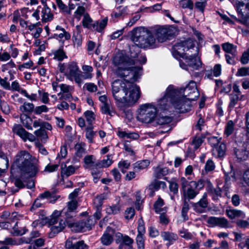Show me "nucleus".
<instances>
[{"label":"nucleus","mask_w":249,"mask_h":249,"mask_svg":"<svg viewBox=\"0 0 249 249\" xmlns=\"http://www.w3.org/2000/svg\"><path fill=\"white\" fill-rule=\"evenodd\" d=\"M172 27L162 26L152 31L143 27L134 28L131 31V39L135 44L129 49V54L119 53L113 59V72L123 78L112 83V96L117 103L130 106L135 104L141 96L139 87L136 82L142 74L140 65L145 63L144 55L140 53V48H154L158 43H162L173 35Z\"/></svg>","instance_id":"obj_1"},{"label":"nucleus","mask_w":249,"mask_h":249,"mask_svg":"<svg viewBox=\"0 0 249 249\" xmlns=\"http://www.w3.org/2000/svg\"><path fill=\"white\" fill-rule=\"evenodd\" d=\"M165 94L171 107L179 113L188 111L191 101L196 100L199 96L196 83L194 81L190 82L184 89H177L170 85Z\"/></svg>","instance_id":"obj_2"},{"label":"nucleus","mask_w":249,"mask_h":249,"mask_svg":"<svg viewBox=\"0 0 249 249\" xmlns=\"http://www.w3.org/2000/svg\"><path fill=\"white\" fill-rule=\"evenodd\" d=\"M172 107L165 94L154 103H145L141 105L138 110L136 118L142 123L153 124L159 111L171 112Z\"/></svg>","instance_id":"obj_3"},{"label":"nucleus","mask_w":249,"mask_h":249,"mask_svg":"<svg viewBox=\"0 0 249 249\" xmlns=\"http://www.w3.org/2000/svg\"><path fill=\"white\" fill-rule=\"evenodd\" d=\"M38 160L26 151H20L16 156L14 164L24 176H35L39 171Z\"/></svg>","instance_id":"obj_4"},{"label":"nucleus","mask_w":249,"mask_h":249,"mask_svg":"<svg viewBox=\"0 0 249 249\" xmlns=\"http://www.w3.org/2000/svg\"><path fill=\"white\" fill-rule=\"evenodd\" d=\"M59 71L63 73L67 78L71 81L74 80L79 86L83 83V75L76 62L71 61L68 63H59L58 65Z\"/></svg>","instance_id":"obj_5"},{"label":"nucleus","mask_w":249,"mask_h":249,"mask_svg":"<svg viewBox=\"0 0 249 249\" xmlns=\"http://www.w3.org/2000/svg\"><path fill=\"white\" fill-rule=\"evenodd\" d=\"M63 215L60 211H54L50 217H46V223L51 226V231L49 234L50 238H53L58 233L61 232L66 227V221L61 219Z\"/></svg>","instance_id":"obj_6"},{"label":"nucleus","mask_w":249,"mask_h":249,"mask_svg":"<svg viewBox=\"0 0 249 249\" xmlns=\"http://www.w3.org/2000/svg\"><path fill=\"white\" fill-rule=\"evenodd\" d=\"M232 3L239 17L236 20L245 25L249 26V0H233Z\"/></svg>","instance_id":"obj_7"},{"label":"nucleus","mask_w":249,"mask_h":249,"mask_svg":"<svg viewBox=\"0 0 249 249\" xmlns=\"http://www.w3.org/2000/svg\"><path fill=\"white\" fill-rule=\"evenodd\" d=\"M194 43L190 39L179 41L173 46V56L179 62V60L182 59L183 57L189 55V53H185V52L187 51L192 52L191 50L194 49Z\"/></svg>","instance_id":"obj_8"},{"label":"nucleus","mask_w":249,"mask_h":249,"mask_svg":"<svg viewBox=\"0 0 249 249\" xmlns=\"http://www.w3.org/2000/svg\"><path fill=\"white\" fill-rule=\"evenodd\" d=\"M180 67L187 71H193L198 70L201 66V62L199 58L195 54L187 55L183 59L179 60Z\"/></svg>","instance_id":"obj_9"},{"label":"nucleus","mask_w":249,"mask_h":249,"mask_svg":"<svg viewBox=\"0 0 249 249\" xmlns=\"http://www.w3.org/2000/svg\"><path fill=\"white\" fill-rule=\"evenodd\" d=\"M182 196L184 200L194 199L198 194V190H196L191 183L189 182L185 178H180Z\"/></svg>","instance_id":"obj_10"},{"label":"nucleus","mask_w":249,"mask_h":249,"mask_svg":"<svg viewBox=\"0 0 249 249\" xmlns=\"http://www.w3.org/2000/svg\"><path fill=\"white\" fill-rule=\"evenodd\" d=\"M69 219H67V222L68 226L71 228V230L74 232H85L91 229L92 226L94 225V222L92 218H89L88 219V223L84 225V227L81 225V222L76 223H69Z\"/></svg>","instance_id":"obj_11"},{"label":"nucleus","mask_w":249,"mask_h":249,"mask_svg":"<svg viewBox=\"0 0 249 249\" xmlns=\"http://www.w3.org/2000/svg\"><path fill=\"white\" fill-rule=\"evenodd\" d=\"M20 26L26 29H28L30 32H33L34 30H36L35 33H32V36L35 38H38L42 33L43 29L41 27H39L40 22L36 23L30 24L28 25V21L25 20L24 19H21L19 20Z\"/></svg>","instance_id":"obj_12"},{"label":"nucleus","mask_w":249,"mask_h":249,"mask_svg":"<svg viewBox=\"0 0 249 249\" xmlns=\"http://www.w3.org/2000/svg\"><path fill=\"white\" fill-rule=\"evenodd\" d=\"M13 131L19 136L24 142L29 141L34 142L36 137L32 134L26 131L20 125L15 124L13 127Z\"/></svg>","instance_id":"obj_13"},{"label":"nucleus","mask_w":249,"mask_h":249,"mask_svg":"<svg viewBox=\"0 0 249 249\" xmlns=\"http://www.w3.org/2000/svg\"><path fill=\"white\" fill-rule=\"evenodd\" d=\"M235 154L238 161L246 160L249 158V142L244 143L241 149L235 150Z\"/></svg>","instance_id":"obj_14"},{"label":"nucleus","mask_w":249,"mask_h":249,"mask_svg":"<svg viewBox=\"0 0 249 249\" xmlns=\"http://www.w3.org/2000/svg\"><path fill=\"white\" fill-rule=\"evenodd\" d=\"M77 205L75 200H71L68 203L67 207L64 208L60 212L67 219L72 218L75 215L74 211L76 209Z\"/></svg>","instance_id":"obj_15"},{"label":"nucleus","mask_w":249,"mask_h":249,"mask_svg":"<svg viewBox=\"0 0 249 249\" xmlns=\"http://www.w3.org/2000/svg\"><path fill=\"white\" fill-rule=\"evenodd\" d=\"M157 116L153 124L154 125H162L170 124L173 120V118L169 115L164 114L165 111H160Z\"/></svg>","instance_id":"obj_16"},{"label":"nucleus","mask_w":249,"mask_h":249,"mask_svg":"<svg viewBox=\"0 0 249 249\" xmlns=\"http://www.w3.org/2000/svg\"><path fill=\"white\" fill-rule=\"evenodd\" d=\"M76 239L73 237H71L67 239L65 244V247L67 249H87L88 246L84 243L83 241L77 242H73Z\"/></svg>","instance_id":"obj_17"},{"label":"nucleus","mask_w":249,"mask_h":249,"mask_svg":"<svg viewBox=\"0 0 249 249\" xmlns=\"http://www.w3.org/2000/svg\"><path fill=\"white\" fill-rule=\"evenodd\" d=\"M59 87L63 92L62 93L61 92L58 93V95L60 96V100L68 99L71 97V92L73 90L72 87L62 84L60 85Z\"/></svg>","instance_id":"obj_18"},{"label":"nucleus","mask_w":249,"mask_h":249,"mask_svg":"<svg viewBox=\"0 0 249 249\" xmlns=\"http://www.w3.org/2000/svg\"><path fill=\"white\" fill-rule=\"evenodd\" d=\"M114 233V230L111 228L108 227L101 238L103 244L107 246L111 244L113 241V236Z\"/></svg>","instance_id":"obj_19"},{"label":"nucleus","mask_w":249,"mask_h":249,"mask_svg":"<svg viewBox=\"0 0 249 249\" xmlns=\"http://www.w3.org/2000/svg\"><path fill=\"white\" fill-rule=\"evenodd\" d=\"M207 197V193H204L200 200L194 204V208L196 211L201 213L203 212V209L207 207L208 203Z\"/></svg>","instance_id":"obj_20"},{"label":"nucleus","mask_w":249,"mask_h":249,"mask_svg":"<svg viewBox=\"0 0 249 249\" xmlns=\"http://www.w3.org/2000/svg\"><path fill=\"white\" fill-rule=\"evenodd\" d=\"M80 26H76V31L73 32L72 36V42L75 47H79L82 44V36L80 33Z\"/></svg>","instance_id":"obj_21"},{"label":"nucleus","mask_w":249,"mask_h":249,"mask_svg":"<svg viewBox=\"0 0 249 249\" xmlns=\"http://www.w3.org/2000/svg\"><path fill=\"white\" fill-rule=\"evenodd\" d=\"M56 30L60 31L59 33H56L54 34V37L57 39H60L61 41H64L65 40H68L71 37V35L66 30L59 26L56 27Z\"/></svg>","instance_id":"obj_22"},{"label":"nucleus","mask_w":249,"mask_h":249,"mask_svg":"<svg viewBox=\"0 0 249 249\" xmlns=\"http://www.w3.org/2000/svg\"><path fill=\"white\" fill-rule=\"evenodd\" d=\"M226 151V145L224 143H220L213 148V155L216 158H222L225 155Z\"/></svg>","instance_id":"obj_23"},{"label":"nucleus","mask_w":249,"mask_h":249,"mask_svg":"<svg viewBox=\"0 0 249 249\" xmlns=\"http://www.w3.org/2000/svg\"><path fill=\"white\" fill-rule=\"evenodd\" d=\"M117 135L121 138L124 139H130L131 140H136L139 138L138 134L134 132H129L119 130L118 131Z\"/></svg>","instance_id":"obj_24"},{"label":"nucleus","mask_w":249,"mask_h":249,"mask_svg":"<svg viewBox=\"0 0 249 249\" xmlns=\"http://www.w3.org/2000/svg\"><path fill=\"white\" fill-rule=\"evenodd\" d=\"M107 21L108 18L107 17L101 20L96 21L92 24L93 29L98 32L101 33L106 27Z\"/></svg>","instance_id":"obj_25"},{"label":"nucleus","mask_w":249,"mask_h":249,"mask_svg":"<svg viewBox=\"0 0 249 249\" xmlns=\"http://www.w3.org/2000/svg\"><path fill=\"white\" fill-rule=\"evenodd\" d=\"M226 214L231 219L238 218H244L245 217V213L242 211L236 209L227 210Z\"/></svg>","instance_id":"obj_26"},{"label":"nucleus","mask_w":249,"mask_h":249,"mask_svg":"<svg viewBox=\"0 0 249 249\" xmlns=\"http://www.w3.org/2000/svg\"><path fill=\"white\" fill-rule=\"evenodd\" d=\"M41 17L43 22L52 20L53 18V15L51 13V9L46 4L42 9Z\"/></svg>","instance_id":"obj_27"},{"label":"nucleus","mask_w":249,"mask_h":249,"mask_svg":"<svg viewBox=\"0 0 249 249\" xmlns=\"http://www.w3.org/2000/svg\"><path fill=\"white\" fill-rule=\"evenodd\" d=\"M23 216L17 212H14L10 214L8 212H4L0 216L2 219H7L9 217V219L13 222L16 220H19L22 218Z\"/></svg>","instance_id":"obj_28"},{"label":"nucleus","mask_w":249,"mask_h":249,"mask_svg":"<svg viewBox=\"0 0 249 249\" xmlns=\"http://www.w3.org/2000/svg\"><path fill=\"white\" fill-rule=\"evenodd\" d=\"M154 176L156 178H160L162 177L168 175L169 173V169L165 167L158 166L154 168Z\"/></svg>","instance_id":"obj_29"},{"label":"nucleus","mask_w":249,"mask_h":249,"mask_svg":"<svg viewBox=\"0 0 249 249\" xmlns=\"http://www.w3.org/2000/svg\"><path fill=\"white\" fill-rule=\"evenodd\" d=\"M161 236L164 240L169 242V244L168 246L172 244L174 241H175L178 239L177 234L168 231L162 232Z\"/></svg>","instance_id":"obj_30"},{"label":"nucleus","mask_w":249,"mask_h":249,"mask_svg":"<svg viewBox=\"0 0 249 249\" xmlns=\"http://www.w3.org/2000/svg\"><path fill=\"white\" fill-rule=\"evenodd\" d=\"M148 160H143L136 162L133 164V169L135 172H140L146 168L149 165Z\"/></svg>","instance_id":"obj_31"},{"label":"nucleus","mask_w":249,"mask_h":249,"mask_svg":"<svg viewBox=\"0 0 249 249\" xmlns=\"http://www.w3.org/2000/svg\"><path fill=\"white\" fill-rule=\"evenodd\" d=\"M223 50L226 53H231L235 56L236 54V46L229 42L223 43L222 45Z\"/></svg>","instance_id":"obj_32"},{"label":"nucleus","mask_w":249,"mask_h":249,"mask_svg":"<svg viewBox=\"0 0 249 249\" xmlns=\"http://www.w3.org/2000/svg\"><path fill=\"white\" fill-rule=\"evenodd\" d=\"M15 222H16L11 231V234L15 236L22 235L25 234L27 231V229L25 227L19 228L18 225V222L17 220Z\"/></svg>","instance_id":"obj_33"},{"label":"nucleus","mask_w":249,"mask_h":249,"mask_svg":"<svg viewBox=\"0 0 249 249\" xmlns=\"http://www.w3.org/2000/svg\"><path fill=\"white\" fill-rule=\"evenodd\" d=\"M20 119L23 125L27 129L30 130H33V127L32 126L33 120L31 117L27 116L25 114H22L20 116Z\"/></svg>","instance_id":"obj_34"},{"label":"nucleus","mask_w":249,"mask_h":249,"mask_svg":"<svg viewBox=\"0 0 249 249\" xmlns=\"http://www.w3.org/2000/svg\"><path fill=\"white\" fill-rule=\"evenodd\" d=\"M52 54L53 55V58L58 61H62L64 59L67 58L66 53L62 49L53 51Z\"/></svg>","instance_id":"obj_35"},{"label":"nucleus","mask_w":249,"mask_h":249,"mask_svg":"<svg viewBox=\"0 0 249 249\" xmlns=\"http://www.w3.org/2000/svg\"><path fill=\"white\" fill-rule=\"evenodd\" d=\"M76 169L77 168L72 165H70L69 166H66V165H65L64 167L62 166L61 170V175L62 177H64V176L69 177L74 174Z\"/></svg>","instance_id":"obj_36"},{"label":"nucleus","mask_w":249,"mask_h":249,"mask_svg":"<svg viewBox=\"0 0 249 249\" xmlns=\"http://www.w3.org/2000/svg\"><path fill=\"white\" fill-rule=\"evenodd\" d=\"M121 206L119 204L107 206L106 208V212L109 214H116L120 213Z\"/></svg>","instance_id":"obj_37"},{"label":"nucleus","mask_w":249,"mask_h":249,"mask_svg":"<svg viewBox=\"0 0 249 249\" xmlns=\"http://www.w3.org/2000/svg\"><path fill=\"white\" fill-rule=\"evenodd\" d=\"M164 205V202L163 199L160 197H159L158 200L155 202L154 204V209L155 212L157 213H165L166 211L165 208H162Z\"/></svg>","instance_id":"obj_38"},{"label":"nucleus","mask_w":249,"mask_h":249,"mask_svg":"<svg viewBox=\"0 0 249 249\" xmlns=\"http://www.w3.org/2000/svg\"><path fill=\"white\" fill-rule=\"evenodd\" d=\"M125 12V9L124 8H122L121 7L117 8L116 10L114 11L111 14L112 19L114 21H117L122 17Z\"/></svg>","instance_id":"obj_39"},{"label":"nucleus","mask_w":249,"mask_h":249,"mask_svg":"<svg viewBox=\"0 0 249 249\" xmlns=\"http://www.w3.org/2000/svg\"><path fill=\"white\" fill-rule=\"evenodd\" d=\"M95 158L93 155H87L84 158V167L88 168L94 166Z\"/></svg>","instance_id":"obj_40"},{"label":"nucleus","mask_w":249,"mask_h":249,"mask_svg":"<svg viewBox=\"0 0 249 249\" xmlns=\"http://www.w3.org/2000/svg\"><path fill=\"white\" fill-rule=\"evenodd\" d=\"M24 243L23 238H20L18 241L12 238H6L3 240L4 245H19Z\"/></svg>","instance_id":"obj_41"},{"label":"nucleus","mask_w":249,"mask_h":249,"mask_svg":"<svg viewBox=\"0 0 249 249\" xmlns=\"http://www.w3.org/2000/svg\"><path fill=\"white\" fill-rule=\"evenodd\" d=\"M34 133L42 142H45L48 138L46 132L44 129H38L35 131Z\"/></svg>","instance_id":"obj_42"},{"label":"nucleus","mask_w":249,"mask_h":249,"mask_svg":"<svg viewBox=\"0 0 249 249\" xmlns=\"http://www.w3.org/2000/svg\"><path fill=\"white\" fill-rule=\"evenodd\" d=\"M113 163L112 158L111 155H107V159L100 161L98 163L96 164L100 167H107Z\"/></svg>","instance_id":"obj_43"},{"label":"nucleus","mask_w":249,"mask_h":249,"mask_svg":"<svg viewBox=\"0 0 249 249\" xmlns=\"http://www.w3.org/2000/svg\"><path fill=\"white\" fill-rule=\"evenodd\" d=\"M34 105L32 103L25 102L19 107V110L22 113L31 112L34 110Z\"/></svg>","instance_id":"obj_44"},{"label":"nucleus","mask_w":249,"mask_h":249,"mask_svg":"<svg viewBox=\"0 0 249 249\" xmlns=\"http://www.w3.org/2000/svg\"><path fill=\"white\" fill-rule=\"evenodd\" d=\"M130 163L128 160H121L118 164V168L123 173H125L126 170L129 168Z\"/></svg>","instance_id":"obj_45"},{"label":"nucleus","mask_w":249,"mask_h":249,"mask_svg":"<svg viewBox=\"0 0 249 249\" xmlns=\"http://www.w3.org/2000/svg\"><path fill=\"white\" fill-rule=\"evenodd\" d=\"M101 110L103 113L107 114L111 116L115 114V112L108 104H103L101 107Z\"/></svg>","instance_id":"obj_46"},{"label":"nucleus","mask_w":249,"mask_h":249,"mask_svg":"<svg viewBox=\"0 0 249 249\" xmlns=\"http://www.w3.org/2000/svg\"><path fill=\"white\" fill-rule=\"evenodd\" d=\"M235 75L237 77L249 76V68L243 67L238 69Z\"/></svg>","instance_id":"obj_47"},{"label":"nucleus","mask_w":249,"mask_h":249,"mask_svg":"<svg viewBox=\"0 0 249 249\" xmlns=\"http://www.w3.org/2000/svg\"><path fill=\"white\" fill-rule=\"evenodd\" d=\"M234 130V124L232 121H229L228 122L224 131V134L227 136H229L232 134Z\"/></svg>","instance_id":"obj_48"},{"label":"nucleus","mask_w":249,"mask_h":249,"mask_svg":"<svg viewBox=\"0 0 249 249\" xmlns=\"http://www.w3.org/2000/svg\"><path fill=\"white\" fill-rule=\"evenodd\" d=\"M138 223V235H144L145 232V229L144 226V222L142 218H140L139 219Z\"/></svg>","instance_id":"obj_49"},{"label":"nucleus","mask_w":249,"mask_h":249,"mask_svg":"<svg viewBox=\"0 0 249 249\" xmlns=\"http://www.w3.org/2000/svg\"><path fill=\"white\" fill-rule=\"evenodd\" d=\"M91 173L93 178V181L95 183H97L102 175V171L100 170L95 168L91 169Z\"/></svg>","instance_id":"obj_50"},{"label":"nucleus","mask_w":249,"mask_h":249,"mask_svg":"<svg viewBox=\"0 0 249 249\" xmlns=\"http://www.w3.org/2000/svg\"><path fill=\"white\" fill-rule=\"evenodd\" d=\"M84 115L86 119L87 122L91 124L95 120V116L94 113L90 110H87L84 113Z\"/></svg>","instance_id":"obj_51"},{"label":"nucleus","mask_w":249,"mask_h":249,"mask_svg":"<svg viewBox=\"0 0 249 249\" xmlns=\"http://www.w3.org/2000/svg\"><path fill=\"white\" fill-rule=\"evenodd\" d=\"M92 19L88 14H84L83 19L82 20V24L84 28H89L91 25Z\"/></svg>","instance_id":"obj_52"},{"label":"nucleus","mask_w":249,"mask_h":249,"mask_svg":"<svg viewBox=\"0 0 249 249\" xmlns=\"http://www.w3.org/2000/svg\"><path fill=\"white\" fill-rule=\"evenodd\" d=\"M39 236V232L37 231H35L31 232L30 237L29 238H26L25 237H23L22 238H23L24 243L28 244L30 243L34 238L38 237Z\"/></svg>","instance_id":"obj_53"},{"label":"nucleus","mask_w":249,"mask_h":249,"mask_svg":"<svg viewBox=\"0 0 249 249\" xmlns=\"http://www.w3.org/2000/svg\"><path fill=\"white\" fill-rule=\"evenodd\" d=\"M230 102L229 103V107L232 108L236 105L238 100L239 96L237 94L232 93L230 94Z\"/></svg>","instance_id":"obj_54"},{"label":"nucleus","mask_w":249,"mask_h":249,"mask_svg":"<svg viewBox=\"0 0 249 249\" xmlns=\"http://www.w3.org/2000/svg\"><path fill=\"white\" fill-rule=\"evenodd\" d=\"M189 182L191 183L192 186L198 191L199 190L203 188L204 186V181L202 179H199L197 181H192Z\"/></svg>","instance_id":"obj_55"},{"label":"nucleus","mask_w":249,"mask_h":249,"mask_svg":"<svg viewBox=\"0 0 249 249\" xmlns=\"http://www.w3.org/2000/svg\"><path fill=\"white\" fill-rule=\"evenodd\" d=\"M86 14L85 9L83 6H79L74 13L75 17L78 20H80L82 15L84 16V14Z\"/></svg>","instance_id":"obj_56"},{"label":"nucleus","mask_w":249,"mask_h":249,"mask_svg":"<svg viewBox=\"0 0 249 249\" xmlns=\"http://www.w3.org/2000/svg\"><path fill=\"white\" fill-rule=\"evenodd\" d=\"M94 135L95 133L90 127H87L86 129V137L88 140L89 142L91 143L93 142Z\"/></svg>","instance_id":"obj_57"},{"label":"nucleus","mask_w":249,"mask_h":249,"mask_svg":"<svg viewBox=\"0 0 249 249\" xmlns=\"http://www.w3.org/2000/svg\"><path fill=\"white\" fill-rule=\"evenodd\" d=\"M104 199V196L102 195L97 196L93 200L94 205L97 208L100 209L103 204V201Z\"/></svg>","instance_id":"obj_58"},{"label":"nucleus","mask_w":249,"mask_h":249,"mask_svg":"<svg viewBox=\"0 0 249 249\" xmlns=\"http://www.w3.org/2000/svg\"><path fill=\"white\" fill-rule=\"evenodd\" d=\"M136 240L138 249H144V240L143 235H137Z\"/></svg>","instance_id":"obj_59"},{"label":"nucleus","mask_w":249,"mask_h":249,"mask_svg":"<svg viewBox=\"0 0 249 249\" xmlns=\"http://www.w3.org/2000/svg\"><path fill=\"white\" fill-rule=\"evenodd\" d=\"M241 63L245 65L249 62V49L244 52L240 59Z\"/></svg>","instance_id":"obj_60"},{"label":"nucleus","mask_w":249,"mask_h":249,"mask_svg":"<svg viewBox=\"0 0 249 249\" xmlns=\"http://www.w3.org/2000/svg\"><path fill=\"white\" fill-rule=\"evenodd\" d=\"M76 155L79 157H82L85 153V150L84 147V144L81 143L77 144L75 145Z\"/></svg>","instance_id":"obj_61"},{"label":"nucleus","mask_w":249,"mask_h":249,"mask_svg":"<svg viewBox=\"0 0 249 249\" xmlns=\"http://www.w3.org/2000/svg\"><path fill=\"white\" fill-rule=\"evenodd\" d=\"M39 95L41 99V101L44 104H48L49 101V93L46 92H41L38 91Z\"/></svg>","instance_id":"obj_62"},{"label":"nucleus","mask_w":249,"mask_h":249,"mask_svg":"<svg viewBox=\"0 0 249 249\" xmlns=\"http://www.w3.org/2000/svg\"><path fill=\"white\" fill-rule=\"evenodd\" d=\"M55 1L60 11L63 12L68 11L67 6L63 3L62 0H55Z\"/></svg>","instance_id":"obj_63"},{"label":"nucleus","mask_w":249,"mask_h":249,"mask_svg":"<svg viewBox=\"0 0 249 249\" xmlns=\"http://www.w3.org/2000/svg\"><path fill=\"white\" fill-rule=\"evenodd\" d=\"M221 138H218L216 137H211L208 139L209 143L213 147L219 145L221 142Z\"/></svg>","instance_id":"obj_64"}]
</instances>
